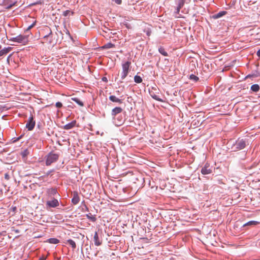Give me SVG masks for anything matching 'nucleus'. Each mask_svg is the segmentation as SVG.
Returning <instances> with one entry per match:
<instances>
[{
    "mask_svg": "<svg viewBox=\"0 0 260 260\" xmlns=\"http://www.w3.org/2000/svg\"><path fill=\"white\" fill-rule=\"evenodd\" d=\"M58 157L59 156L57 154L52 152L49 153L46 157V165L50 166L51 164L56 161Z\"/></svg>",
    "mask_w": 260,
    "mask_h": 260,
    "instance_id": "obj_1",
    "label": "nucleus"
},
{
    "mask_svg": "<svg viewBox=\"0 0 260 260\" xmlns=\"http://www.w3.org/2000/svg\"><path fill=\"white\" fill-rule=\"evenodd\" d=\"M131 62L130 61H126L122 64V71L120 73L121 78L122 80L125 79L127 76L130 69Z\"/></svg>",
    "mask_w": 260,
    "mask_h": 260,
    "instance_id": "obj_2",
    "label": "nucleus"
},
{
    "mask_svg": "<svg viewBox=\"0 0 260 260\" xmlns=\"http://www.w3.org/2000/svg\"><path fill=\"white\" fill-rule=\"evenodd\" d=\"M10 41L19 43L26 44L28 42L27 37L22 35H19L15 37H12L10 39Z\"/></svg>",
    "mask_w": 260,
    "mask_h": 260,
    "instance_id": "obj_3",
    "label": "nucleus"
},
{
    "mask_svg": "<svg viewBox=\"0 0 260 260\" xmlns=\"http://www.w3.org/2000/svg\"><path fill=\"white\" fill-rule=\"evenodd\" d=\"M46 195L48 198H54L55 197H59L56 188H50L46 190Z\"/></svg>",
    "mask_w": 260,
    "mask_h": 260,
    "instance_id": "obj_4",
    "label": "nucleus"
},
{
    "mask_svg": "<svg viewBox=\"0 0 260 260\" xmlns=\"http://www.w3.org/2000/svg\"><path fill=\"white\" fill-rule=\"evenodd\" d=\"M246 146L245 142L243 140H238L234 145L235 151H238L245 148Z\"/></svg>",
    "mask_w": 260,
    "mask_h": 260,
    "instance_id": "obj_5",
    "label": "nucleus"
},
{
    "mask_svg": "<svg viewBox=\"0 0 260 260\" xmlns=\"http://www.w3.org/2000/svg\"><path fill=\"white\" fill-rule=\"evenodd\" d=\"M35 121H34L33 117L30 116L28 118V122L26 124V127L28 129V131H31L35 127Z\"/></svg>",
    "mask_w": 260,
    "mask_h": 260,
    "instance_id": "obj_6",
    "label": "nucleus"
},
{
    "mask_svg": "<svg viewBox=\"0 0 260 260\" xmlns=\"http://www.w3.org/2000/svg\"><path fill=\"white\" fill-rule=\"evenodd\" d=\"M47 207L55 208L59 206V202L56 199L53 198L51 201H48L46 204Z\"/></svg>",
    "mask_w": 260,
    "mask_h": 260,
    "instance_id": "obj_7",
    "label": "nucleus"
},
{
    "mask_svg": "<svg viewBox=\"0 0 260 260\" xmlns=\"http://www.w3.org/2000/svg\"><path fill=\"white\" fill-rule=\"evenodd\" d=\"M15 4V2L12 0H4L2 4L6 9H10Z\"/></svg>",
    "mask_w": 260,
    "mask_h": 260,
    "instance_id": "obj_8",
    "label": "nucleus"
},
{
    "mask_svg": "<svg viewBox=\"0 0 260 260\" xmlns=\"http://www.w3.org/2000/svg\"><path fill=\"white\" fill-rule=\"evenodd\" d=\"M52 36L53 34L52 31H50L48 35H46L43 37V43L51 44L52 43Z\"/></svg>",
    "mask_w": 260,
    "mask_h": 260,
    "instance_id": "obj_9",
    "label": "nucleus"
},
{
    "mask_svg": "<svg viewBox=\"0 0 260 260\" xmlns=\"http://www.w3.org/2000/svg\"><path fill=\"white\" fill-rule=\"evenodd\" d=\"M201 173L203 175L209 174L211 173V170L209 168V166L206 164L205 166L202 168Z\"/></svg>",
    "mask_w": 260,
    "mask_h": 260,
    "instance_id": "obj_10",
    "label": "nucleus"
},
{
    "mask_svg": "<svg viewBox=\"0 0 260 260\" xmlns=\"http://www.w3.org/2000/svg\"><path fill=\"white\" fill-rule=\"evenodd\" d=\"M93 240H94V244L96 246H100L102 243V240H100L98 233L96 232H95V233H94Z\"/></svg>",
    "mask_w": 260,
    "mask_h": 260,
    "instance_id": "obj_11",
    "label": "nucleus"
},
{
    "mask_svg": "<svg viewBox=\"0 0 260 260\" xmlns=\"http://www.w3.org/2000/svg\"><path fill=\"white\" fill-rule=\"evenodd\" d=\"M76 124V121L75 120H74V121H72L71 122L69 123L66 124L65 125H64L63 128L64 129H66V130L70 129L73 128L75 126Z\"/></svg>",
    "mask_w": 260,
    "mask_h": 260,
    "instance_id": "obj_12",
    "label": "nucleus"
},
{
    "mask_svg": "<svg viewBox=\"0 0 260 260\" xmlns=\"http://www.w3.org/2000/svg\"><path fill=\"white\" fill-rule=\"evenodd\" d=\"M122 109L120 107H117L112 109L111 114L113 116H116L117 114L121 113Z\"/></svg>",
    "mask_w": 260,
    "mask_h": 260,
    "instance_id": "obj_13",
    "label": "nucleus"
},
{
    "mask_svg": "<svg viewBox=\"0 0 260 260\" xmlns=\"http://www.w3.org/2000/svg\"><path fill=\"white\" fill-rule=\"evenodd\" d=\"M109 100L113 102L118 103L119 104H121L122 103V100L117 98L115 95H110L109 96Z\"/></svg>",
    "mask_w": 260,
    "mask_h": 260,
    "instance_id": "obj_14",
    "label": "nucleus"
},
{
    "mask_svg": "<svg viewBox=\"0 0 260 260\" xmlns=\"http://www.w3.org/2000/svg\"><path fill=\"white\" fill-rule=\"evenodd\" d=\"M11 47L4 48L0 50V56L5 55L9 53L11 50Z\"/></svg>",
    "mask_w": 260,
    "mask_h": 260,
    "instance_id": "obj_15",
    "label": "nucleus"
},
{
    "mask_svg": "<svg viewBox=\"0 0 260 260\" xmlns=\"http://www.w3.org/2000/svg\"><path fill=\"white\" fill-rule=\"evenodd\" d=\"M72 203L74 205H76V204H77L79 203V197L77 193H74V196H73V198H72Z\"/></svg>",
    "mask_w": 260,
    "mask_h": 260,
    "instance_id": "obj_16",
    "label": "nucleus"
},
{
    "mask_svg": "<svg viewBox=\"0 0 260 260\" xmlns=\"http://www.w3.org/2000/svg\"><path fill=\"white\" fill-rule=\"evenodd\" d=\"M47 242H48L50 244H57L59 242V240L56 238H50V239H48L46 241Z\"/></svg>",
    "mask_w": 260,
    "mask_h": 260,
    "instance_id": "obj_17",
    "label": "nucleus"
},
{
    "mask_svg": "<svg viewBox=\"0 0 260 260\" xmlns=\"http://www.w3.org/2000/svg\"><path fill=\"white\" fill-rule=\"evenodd\" d=\"M259 223V222L256 221H249L247 223L243 224V226H254Z\"/></svg>",
    "mask_w": 260,
    "mask_h": 260,
    "instance_id": "obj_18",
    "label": "nucleus"
},
{
    "mask_svg": "<svg viewBox=\"0 0 260 260\" xmlns=\"http://www.w3.org/2000/svg\"><path fill=\"white\" fill-rule=\"evenodd\" d=\"M227 12L226 11H221L218 13L217 14L214 15L213 16V18L215 19L219 18L224 15H225Z\"/></svg>",
    "mask_w": 260,
    "mask_h": 260,
    "instance_id": "obj_19",
    "label": "nucleus"
},
{
    "mask_svg": "<svg viewBox=\"0 0 260 260\" xmlns=\"http://www.w3.org/2000/svg\"><path fill=\"white\" fill-rule=\"evenodd\" d=\"M86 217L89 220L92 222H95L96 220L95 216L91 214V213L86 214Z\"/></svg>",
    "mask_w": 260,
    "mask_h": 260,
    "instance_id": "obj_20",
    "label": "nucleus"
},
{
    "mask_svg": "<svg viewBox=\"0 0 260 260\" xmlns=\"http://www.w3.org/2000/svg\"><path fill=\"white\" fill-rule=\"evenodd\" d=\"M176 3L179 8L181 9L184 5V0H176Z\"/></svg>",
    "mask_w": 260,
    "mask_h": 260,
    "instance_id": "obj_21",
    "label": "nucleus"
},
{
    "mask_svg": "<svg viewBox=\"0 0 260 260\" xmlns=\"http://www.w3.org/2000/svg\"><path fill=\"white\" fill-rule=\"evenodd\" d=\"M66 243L69 244L71 246L73 249H75L76 247L75 242L72 239H69L67 241Z\"/></svg>",
    "mask_w": 260,
    "mask_h": 260,
    "instance_id": "obj_22",
    "label": "nucleus"
},
{
    "mask_svg": "<svg viewBox=\"0 0 260 260\" xmlns=\"http://www.w3.org/2000/svg\"><path fill=\"white\" fill-rule=\"evenodd\" d=\"M159 52L164 56H168V53L165 50V48L162 47H160L158 49Z\"/></svg>",
    "mask_w": 260,
    "mask_h": 260,
    "instance_id": "obj_23",
    "label": "nucleus"
},
{
    "mask_svg": "<svg viewBox=\"0 0 260 260\" xmlns=\"http://www.w3.org/2000/svg\"><path fill=\"white\" fill-rule=\"evenodd\" d=\"M259 89V86L258 84H253L251 86V90L253 92H257Z\"/></svg>",
    "mask_w": 260,
    "mask_h": 260,
    "instance_id": "obj_24",
    "label": "nucleus"
},
{
    "mask_svg": "<svg viewBox=\"0 0 260 260\" xmlns=\"http://www.w3.org/2000/svg\"><path fill=\"white\" fill-rule=\"evenodd\" d=\"M115 47V45L111 43H108L106 44H105V45H104L103 47H102V48L103 49H110V48H113V47Z\"/></svg>",
    "mask_w": 260,
    "mask_h": 260,
    "instance_id": "obj_25",
    "label": "nucleus"
},
{
    "mask_svg": "<svg viewBox=\"0 0 260 260\" xmlns=\"http://www.w3.org/2000/svg\"><path fill=\"white\" fill-rule=\"evenodd\" d=\"M72 100L76 102L77 104H78L79 106L82 107L83 106V103L82 101H81L78 98H72Z\"/></svg>",
    "mask_w": 260,
    "mask_h": 260,
    "instance_id": "obj_26",
    "label": "nucleus"
},
{
    "mask_svg": "<svg viewBox=\"0 0 260 260\" xmlns=\"http://www.w3.org/2000/svg\"><path fill=\"white\" fill-rule=\"evenodd\" d=\"M134 81L137 83H140L142 82V79L140 76L136 75L134 77Z\"/></svg>",
    "mask_w": 260,
    "mask_h": 260,
    "instance_id": "obj_27",
    "label": "nucleus"
},
{
    "mask_svg": "<svg viewBox=\"0 0 260 260\" xmlns=\"http://www.w3.org/2000/svg\"><path fill=\"white\" fill-rule=\"evenodd\" d=\"M29 154V151L27 149H25L21 152L22 157L24 158L27 156Z\"/></svg>",
    "mask_w": 260,
    "mask_h": 260,
    "instance_id": "obj_28",
    "label": "nucleus"
},
{
    "mask_svg": "<svg viewBox=\"0 0 260 260\" xmlns=\"http://www.w3.org/2000/svg\"><path fill=\"white\" fill-rule=\"evenodd\" d=\"M189 78L190 79L193 80L194 81H197L199 80V78L193 74L190 75Z\"/></svg>",
    "mask_w": 260,
    "mask_h": 260,
    "instance_id": "obj_29",
    "label": "nucleus"
},
{
    "mask_svg": "<svg viewBox=\"0 0 260 260\" xmlns=\"http://www.w3.org/2000/svg\"><path fill=\"white\" fill-rule=\"evenodd\" d=\"M181 9L179 8L178 7H177L176 9V11L175 12V13L176 14V17H179V16H178L177 15H179V12H180V10Z\"/></svg>",
    "mask_w": 260,
    "mask_h": 260,
    "instance_id": "obj_30",
    "label": "nucleus"
},
{
    "mask_svg": "<svg viewBox=\"0 0 260 260\" xmlns=\"http://www.w3.org/2000/svg\"><path fill=\"white\" fill-rule=\"evenodd\" d=\"M152 98H153L154 99H155V100H157V101H158L162 102V100L161 99H160V98H159L158 97V96H157V95H154L152 96Z\"/></svg>",
    "mask_w": 260,
    "mask_h": 260,
    "instance_id": "obj_31",
    "label": "nucleus"
},
{
    "mask_svg": "<svg viewBox=\"0 0 260 260\" xmlns=\"http://www.w3.org/2000/svg\"><path fill=\"white\" fill-rule=\"evenodd\" d=\"M55 106L57 108H60L62 106V104L61 102H58L56 103Z\"/></svg>",
    "mask_w": 260,
    "mask_h": 260,
    "instance_id": "obj_32",
    "label": "nucleus"
},
{
    "mask_svg": "<svg viewBox=\"0 0 260 260\" xmlns=\"http://www.w3.org/2000/svg\"><path fill=\"white\" fill-rule=\"evenodd\" d=\"M70 13V11L66 10L63 12V15L64 16H67Z\"/></svg>",
    "mask_w": 260,
    "mask_h": 260,
    "instance_id": "obj_33",
    "label": "nucleus"
},
{
    "mask_svg": "<svg viewBox=\"0 0 260 260\" xmlns=\"http://www.w3.org/2000/svg\"><path fill=\"white\" fill-rule=\"evenodd\" d=\"M112 1L118 5H120L122 3V0H112Z\"/></svg>",
    "mask_w": 260,
    "mask_h": 260,
    "instance_id": "obj_34",
    "label": "nucleus"
},
{
    "mask_svg": "<svg viewBox=\"0 0 260 260\" xmlns=\"http://www.w3.org/2000/svg\"><path fill=\"white\" fill-rule=\"evenodd\" d=\"M35 25V22H34V23H32V24H31L30 25H29L28 27H27V30H29L31 28H32L34 25Z\"/></svg>",
    "mask_w": 260,
    "mask_h": 260,
    "instance_id": "obj_35",
    "label": "nucleus"
},
{
    "mask_svg": "<svg viewBox=\"0 0 260 260\" xmlns=\"http://www.w3.org/2000/svg\"><path fill=\"white\" fill-rule=\"evenodd\" d=\"M5 178L6 179V180H9V178H10V177H9V175L8 173H6L5 174Z\"/></svg>",
    "mask_w": 260,
    "mask_h": 260,
    "instance_id": "obj_36",
    "label": "nucleus"
},
{
    "mask_svg": "<svg viewBox=\"0 0 260 260\" xmlns=\"http://www.w3.org/2000/svg\"><path fill=\"white\" fill-rule=\"evenodd\" d=\"M256 54H257V55L258 57H260V49H259V50L257 51Z\"/></svg>",
    "mask_w": 260,
    "mask_h": 260,
    "instance_id": "obj_37",
    "label": "nucleus"
},
{
    "mask_svg": "<svg viewBox=\"0 0 260 260\" xmlns=\"http://www.w3.org/2000/svg\"><path fill=\"white\" fill-rule=\"evenodd\" d=\"M12 210L13 211H15L16 210V207H13Z\"/></svg>",
    "mask_w": 260,
    "mask_h": 260,
    "instance_id": "obj_38",
    "label": "nucleus"
},
{
    "mask_svg": "<svg viewBox=\"0 0 260 260\" xmlns=\"http://www.w3.org/2000/svg\"><path fill=\"white\" fill-rule=\"evenodd\" d=\"M40 260H45V258L44 257H41L40 258Z\"/></svg>",
    "mask_w": 260,
    "mask_h": 260,
    "instance_id": "obj_39",
    "label": "nucleus"
},
{
    "mask_svg": "<svg viewBox=\"0 0 260 260\" xmlns=\"http://www.w3.org/2000/svg\"><path fill=\"white\" fill-rule=\"evenodd\" d=\"M103 80H107V79H106V78H105H105H103Z\"/></svg>",
    "mask_w": 260,
    "mask_h": 260,
    "instance_id": "obj_40",
    "label": "nucleus"
},
{
    "mask_svg": "<svg viewBox=\"0 0 260 260\" xmlns=\"http://www.w3.org/2000/svg\"><path fill=\"white\" fill-rule=\"evenodd\" d=\"M147 34L148 36H149L150 35V32H148Z\"/></svg>",
    "mask_w": 260,
    "mask_h": 260,
    "instance_id": "obj_41",
    "label": "nucleus"
},
{
    "mask_svg": "<svg viewBox=\"0 0 260 260\" xmlns=\"http://www.w3.org/2000/svg\"><path fill=\"white\" fill-rule=\"evenodd\" d=\"M2 235V234L0 233V236Z\"/></svg>",
    "mask_w": 260,
    "mask_h": 260,
    "instance_id": "obj_42",
    "label": "nucleus"
}]
</instances>
